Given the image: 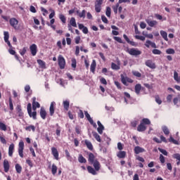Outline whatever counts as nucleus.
<instances>
[{
	"label": "nucleus",
	"mask_w": 180,
	"mask_h": 180,
	"mask_svg": "<svg viewBox=\"0 0 180 180\" xmlns=\"http://www.w3.org/2000/svg\"><path fill=\"white\" fill-rule=\"evenodd\" d=\"M40 108V103L36 101V97L32 98V103H29L27 105V110L30 117H32L34 120H37V108Z\"/></svg>",
	"instance_id": "obj_1"
},
{
	"label": "nucleus",
	"mask_w": 180,
	"mask_h": 180,
	"mask_svg": "<svg viewBox=\"0 0 180 180\" xmlns=\"http://www.w3.org/2000/svg\"><path fill=\"white\" fill-rule=\"evenodd\" d=\"M151 124V121L148 118H143L141 121L140 124L137 127V131L143 132L147 130V127L146 126Z\"/></svg>",
	"instance_id": "obj_2"
},
{
	"label": "nucleus",
	"mask_w": 180,
	"mask_h": 180,
	"mask_svg": "<svg viewBox=\"0 0 180 180\" xmlns=\"http://www.w3.org/2000/svg\"><path fill=\"white\" fill-rule=\"evenodd\" d=\"M9 23L11 27H13L15 30H19L20 27H19V20L16 19L15 18H11L9 20Z\"/></svg>",
	"instance_id": "obj_3"
},
{
	"label": "nucleus",
	"mask_w": 180,
	"mask_h": 180,
	"mask_svg": "<svg viewBox=\"0 0 180 180\" xmlns=\"http://www.w3.org/2000/svg\"><path fill=\"white\" fill-rule=\"evenodd\" d=\"M58 63L60 70H64V68H65V59L62 55L58 56Z\"/></svg>",
	"instance_id": "obj_4"
},
{
	"label": "nucleus",
	"mask_w": 180,
	"mask_h": 180,
	"mask_svg": "<svg viewBox=\"0 0 180 180\" xmlns=\"http://www.w3.org/2000/svg\"><path fill=\"white\" fill-rule=\"evenodd\" d=\"M120 77H121V82L126 86H127V82H129V84H133L134 82V81L129 77H124V75H120Z\"/></svg>",
	"instance_id": "obj_5"
},
{
	"label": "nucleus",
	"mask_w": 180,
	"mask_h": 180,
	"mask_svg": "<svg viewBox=\"0 0 180 180\" xmlns=\"http://www.w3.org/2000/svg\"><path fill=\"white\" fill-rule=\"evenodd\" d=\"M127 53H129V54H130V56H140V54H141V51L137 49H134L132 48L131 49H127Z\"/></svg>",
	"instance_id": "obj_6"
},
{
	"label": "nucleus",
	"mask_w": 180,
	"mask_h": 180,
	"mask_svg": "<svg viewBox=\"0 0 180 180\" xmlns=\"http://www.w3.org/2000/svg\"><path fill=\"white\" fill-rule=\"evenodd\" d=\"M23 150H25V143L21 141L18 143V154L21 158H23Z\"/></svg>",
	"instance_id": "obj_7"
},
{
	"label": "nucleus",
	"mask_w": 180,
	"mask_h": 180,
	"mask_svg": "<svg viewBox=\"0 0 180 180\" xmlns=\"http://www.w3.org/2000/svg\"><path fill=\"white\" fill-rule=\"evenodd\" d=\"M146 66L148 67L149 68H151V70H155L157 68V66L155 65V63L153 62L152 60H148L145 62Z\"/></svg>",
	"instance_id": "obj_8"
},
{
	"label": "nucleus",
	"mask_w": 180,
	"mask_h": 180,
	"mask_svg": "<svg viewBox=\"0 0 180 180\" xmlns=\"http://www.w3.org/2000/svg\"><path fill=\"white\" fill-rule=\"evenodd\" d=\"M30 50L31 51L32 56H36V54H37V45H36L35 44H32L30 46Z\"/></svg>",
	"instance_id": "obj_9"
},
{
	"label": "nucleus",
	"mask_w": 180,
	"mask_h": 180,
	"mask_svg": "<svg viewBox=\"0 0 180 180\" xmlns=\"http://www.w3.org/2000/svg\"><path fill=\"white\" fill-rule=\"evenodd\" d=\"M97 124L98 127L97 128V131L99 133V134H103V130H105V127L101 123V121L97 122Z\"/></svg>",
	"instance_id": "obj_10"
},
{
	"label": "nucleus",
	"mask_w": 180,
	"mask_h": 180,
	"mask_svg": "<svg viewBox=\"0 0 180 180\" xmlns=\"http://www.w3.org/2000/svg\"><path fill=\"white\" fill-rule=\"evenodd\" d=\"M51 153L52 155H53L54 158L56 159L57 160H59V158H58V150H57V148H55V147H52L51 148Z\"/></svg>",
	"instance_id": "obj_11"
},
{
	"label": "nucleus",
	"mask_w": 180,
	"mask_h": 180,
	"mask_svg": "<svg viewBox=\"0 0 180 180\" xmlns=\"http://www.w3.org/2000/svg\"><path fill=\"white\" fill-rule=\"evenodd\" d=\"M39 115L43 119V120H46V117L47 116V112L46 111V109H44L43 107L41 108Z\"/></svg>",
	"instance_id": "obj_12"
},
{
	"label": "nucleus",
	"mask_w": 180,
	"mask_h": 180,
	"mask_svg": "<svg viewBox=\"0 0 180 180\" xmlns=\"http://www.w3.org/2000/svg\"><path fill=\"white\" fill-rule=\"evenodd\" d=\"M145 46L148 49H150V46L152 47V49H157V45L154 42H153L150 40H147L146 41Z\"/></svg>",
	"instance_id": "obj_13"
},
{
	"label": "nucleus",
	"mask_w": 180,
	"mask_h": 180,
	"mask_svg": "<svg viewBox=\"0 0 180 180\" xmlns=\"http://www.w3.org/2000/svg\"><path fill=\"white\" fill-rule=\"evenodd\" d=\"M134 151L135 154H140L141 153H145L146 149H144L143 148H141L140 146H135Z\"/></svg>",
	"instance_id": "obj_14"
},
{
	"label": "nucleus",
	"mask_w": 180,
	"mask_h": 180,
	"mask_svg": "<svg viewBox=\"0 0 180 180\" xmlns=\"http://www.w3.org/2000/svg\"><path fill=\"white\" fill-rule=\"evenodd\" d=\"M91 164L93 165L96 171H99L101 169V163L98 161V159H96V160Z\"/></svg>",
	"instance_id": "obj_15"
},
{
	"label": "nucleus",
	"mask_w": 180,
	"mask_h": 180,
	"mask_svg": "<svg viewBox=\"0 0 180 180\" xmlns=\"http://www.w3.org/2000/svg\"><path fill=\"white\" fill-rule=\"evenodd\" d=\"M146 22L150 27H154V26H157V25H158V22H157V20H151L150 19H147Z\"/></svg>",
	"instance_id": "obj_16"
},
{
	"label": "nucleus",
	"mask_w": 180,
	"mask_h": 180,
	"mask_svg": "<svg viewBox=\"0 0 180 180\" xmlns=\"http://www.w3.org/2000/svg\"><path fill=\"white\" fill-rule=\"evenodd\" d=\"M78 27L84 34H88V27L84 26V24H78Z\"/></svg>",
	"instance_id": "obj_17"
},
{
	"label": "nucleus",
	"mask_w": 180,
	"mask_h": 180,
	"mask_svg": "<svg viewBox=\"0 0 180 180\" xmlns=\"http://www.w3.org/2000/svg\"><path fill=\"white\" fill-rule=\"evenodd\" d=\"M95 70H96V60H93L90 66V71L93 74H95Z\"/></svg>",
	"instance_id": "obj_18"
},
{
	"label": "nucleus",
	"mask_w": 180,
	"mask_h": 180,
	"mask_svg": "<svg viewBox=\"0 0 180 180\" xmlns=\"http://www.w3.org/2000/svg\"><path fill=\"white\" fill-rule=\"evenodd\" d=\"M16 110L19 117H23L24 113L23 111H22V106L20 105H17Z\"/></svg>",
	"instance_id": "obj_19"
},
{
	"label": "nucleus",
	"mask_w": 180,
	"mask_h": 180,
	"mask_svg": "<svg viewBox=\"0 0 180 180\" xmlns=\"http://www.w3.org/2000/svg\"><path fill=\"white\" fill-rule=\"evenodd\" d=\"M89 158H88V161L90 164H92V162H94L96 159H95V155L92 153H88Z\"/></svg>",
	"instance_id": "obj_20"
},
{
	"label": "nucleus",
	"mask_w": 180,
	"mask_h": 180,
	"mask_svg": "<svg viewBox=\"0 0 180 180\" xmlns=\"http://www.w3.org/2000/svg\"><path fill=\"white\" fill-rule=\"evenodd\" d=\"M84 144H86L88 150L90 151H94V146L92 145V143L88 140L84 141Z\"/></svg>",
	"instance_id": "obj_21"
},
{
	"label": "nucleus",
	"mask_w": 180,
	"mask_h": 180,
	"mask_svg": "<svg viewBox=\"0 0 180 180\" xmlns=\"http://www.w3.org/2000/svg\"><path fill=\"white\" fill-rule=\"evenodd\" d=\"M14 150H15V144L11 143L8 147V155H9V157H13Z\"/></svg>",
	"instance_id": "obj_22"
},
{
	"label": "nucleus",
	"mask_w": 180,
	"mask_h": 180,
	"mask_svg": "<svg viewBox=\"0 0 180 180\" xmlns=\"http://www.w3.org/2000/svg\"><path fill=\"white\" fill-rule=\"evenodd\" d=\"M10 167L11 166L9 165V161H8L7 160H4V172H8Z\"/></svg>",
	"instance_id": "obj_23"
},
{
	"label": "nucleus",
	"mask_w": 180,
	"mask_h": 180,
	"mask_svg": "<svg viewBox=\"0 0 180 180\" xmlns=\"http://www.w3.org/2000/svg\"><path fill=\"white\" fill-rule=\"evenodd\" d=\"M87 171L89 174H91V175H97L96 170L94 169L91 166H87Z\"/></svg>",
	"instance_id": "obj_24"
},
{
	"label": "nucleus",
	"mask_w": 180,
	"mask_h": 180,
	"mask_svg": "<svg viewBox=\"0 0 180 180\" xmlns=\"http://www.w3.org/2000/svg\"><path fill=\"white\" fill-rule=\"evenodd\" d=\"M78 162L80 164H86V159L84 158L82 155L79 154L78 156Z\"/></svg>",
	"instance_id": "obj_25"
},
{
	"label": "nucleus",
	"mask_w": 180,
	"mask_h": 180,
	"mask_svg": "<svg viewBox=\"0 0 180 180\" xmlns=\"http://www.w3.org/2000/svg\"><path fill=\"white\" fill-rule=\"evenodd\" d=\"M54 105H56L55 102L51 103L50 108H49L50 116H53L54 115Z\"/></svg>",
	"instance_id": "obj_26"
},
{
	"label": "nucleus",
	"mask_w": 180,
	"mask_h": 180,
	"mask_svg": "<svg viewBox=\"0 0 180 180\" xmlns=\"http://www.w3.org/2000/svg\"><path fill=\"white\" fill-rule=\"evenodd\" d=\"M135 94H136V95H140V91H141V84H137L135 85Z\"/></svg>",
	"instance_id": "obj_27"
},
{
	"label": "nucleus",
	"mask_w": 180,
	"mask_h": 180,
	"mask_svg": "<svg viewBox=\"0 0 180 180\" xmlns=\"http://www.w3.org/2000/svg\"><path fill=\"white\" fill-rule=\"evenodd\" d=\"M63 108L65 110L68 111V109H70V101L65 100L63 102Z\"/></svg>",
	"instance_id": "obj_28"
},
{
	"label": "nucleus",
	"mask_w": 180,
	"mask_h": 180,
	"mask_svg": "<svg viewBox=\"0 0 180 180\" xmlns=\"http://www.w3.org/2000/svg\"><path fill=\"white\" fill-rule=\"evenodd\" d=\"M117 157L118 158H126V151L123 150H120L117 153Z\"/></svg>",
	"instance_id": "obj_29"
},
{
	"label": "nucleus",
	"mask_w": 180,
	"mask_h": 180,
	"mask_svg": "<svg viewBox=\"0 0 180 180\" xmlns=\"http://www.w3.org/2000/svg\"><path fill=\"white\" fill-rule=\"evenodd\" d=\"M160 34L165 41H168V34L164 30L160 31Z\"/></svg>",
	"instance_id": "obj_30"
},
{
	"label": "nucleus",
	"mask_w": 180,
	"mask_h": 180,
	"mask_svg": "<svg viewBox=\"0 0 180 180\" xmlns=\"http://www.w3.org/2000/svg\"><path fill=\"white\" fill-rule=\"evenodd\" d=\"M174 79L176 82L177 84H180V76H179L176 71L174 72Z\"/></svg>",
	"instance_id": "obj_31"
},
{
	"label": "nucleus",
	"mask_w": 180,
	"mask_h": 180,
	"mask_svg": "<svg viewBox=\"0 0 180 180\" xmlns=\"http://www.w3.org/2000/svg\"><path fill=\"white\" fill-rule=\"evenodd\" d=\"M37 61L41 68H46V62L41 59H38Z\"/></svg>",
	"instance_id": "obj_32"
},
{
	"label": "nucleus",
	"mask_w": 180,
	"mask_h": 180,
	"mask_svg": "<svg viewBox=\"0 0 180 180\" xmlns=\"http://www.w3.org/2000/svg\"><path fill=\"white\" fill-rule=\"evenodd\" d=\"M51 169L52 174L56 175V174H57L58 167H57V165H56V164L53 163L52 165Z\"/></svg>",
	"instance_id": "obj_33"
},
{
	"label": "nucleus",
	"mask_w": 180,
	"mask_h": 180,
	"mask_svg": "<svg viewBox=\"0 0 180 180\" xmlns=\"http://www.w3.org/2000/svg\"><path fill=\"white\" fill-rule=\"evenodd\" d=\"M111 68L112 70H115V71H117L118 70L120 69V65H117L115 63H111Z\"/></svg>",
	"instance_id": "obj_34"
},
{
	"label": "nucleus",
	"mask_w": 180,
	"mask_h": 180,
	"mask_svg": "<svg viewBox=\"0 0 180 180\" xmlns=\"http://www.w3.org/2000/svg\"><path fill=\"white\" fill-rule=\"evenodd\" d=\"M17 174H22V166L19 164H16L15 166Z\"/></svg>",
	"instance_id": "obj_35"
},
{
	"label": "nucleus",
	"mask_w": 180,
	"mask_h": 180,
	"mask_svg": "<svg viewBox=\"0 0 180 180\" xmlns=\"http://www.w3.org/2000/svg\"><path fill=\"white\" fill-rule=\"evenodd\" d=\"M25 130L27 131H35L36 127H34V125H30V126L25 127Z\"/></svg>",
	"instance_id": "obj_36"
},
{
	"label": "nucleus",
	"mask_w": 180,
	"mask_h": 180,
	"mask_svg": "<svg viewBox=\"0 0 180 180\" xmlns=\"http://www.w3.org/2000/svg\"><path fill=\"white\" fill-rule=\"evenodd\" d=\"M93 136L94 137V139H96L97 141H98V143H101V141H102V139H101V136H99L98 133L93 132Z\"/></svg>",
	"instance_id": "obj_37"
},
{
	"label": "nucleus",
	"mask_w": 180,
	"mask_h": 180,
	"mask_svg": "<svg viewBox=\"0 0 180 180\" xmlns=\"http://www.w3.org/2000/svg\"><path fill=\"white\" fill-rule=\"evenodd\" d=\"M56 136H58V137H60V136L61 135V127L58 125V124H56Z\"/></svg>",
	"instance_id": "obj_38"
},
{
	"label": "nucleus",
	"mask_w": 180,
	"mask_h": 180,
	"mask_svg": "<svg viewBox=\"0 0 180 180\" xmlns=\"http://www.w3.org/2000/svg\"><path fill=\"white\" fill-rule=\"evenodd\" d=\"M70 26H72L73 27H77V22L75 21V18H72L70 20Z\"/></svg>",
	"instance_id": "obj_39"
},
{
	"label": "nucleus",
	"mask_w": 180,
	"mask_h": 180,
	"mask_svg": "<svg viewBox=\"0 0 180 180\" xmlns=\"http://www.w3.org/2000/svg\"><path fill=\"white\" fill-rule=\"evenodd\" d=\"M163 133L166 135L168 136L169 134V129H168V127L167 126H164L162 127Z\"/></svg>",
	"instance_id": "obj_40"
},
{
	"label": "nucleus",
	"mask_w": 180,
	"mask_h": 180,
	"mask_svg": "<svg viewBox=\"0 0 180 180\" xmlns=\"http://www.w3.org/2000/svg\"><path fill=\"white\" fill-rule=\"evenodd\" d=\"M0 130H2L3 131H6L7 130L6 124L2 122H0Z\"/></svg>",
	"instance_id": "obj_41"
},
{
	"label": "nucleus",
	"mask_w": 180,
	"mask_h": 180,
	"mask_svg": "<svg viewBox=\"0 0 180 180\" xmlns=\"http://www.w3.org/2000/svg\"><path fill=\"white\" fill-rule=\"evenodd\" d=\"M112 13V9L110 8V7L108 6L106 8V11H105V15L108 18H110V15Z\"/></svg>",
	"instance_id": "obj_42"
},
{
	"label": "nucleus",
	"mask_w": 180,
	"mask_h": 180,
	"mask_svg": "<svg viewBox=\"0 0 180 180\" xmlns=\"http://www.w3.org/2000/svg\"><path fill=\"white\" fill-rule=\"evenodd\" d=\"M169 143H173V144H176V146H178L179 144L178 141L175 140L174 139V137H172V136H170V137L169 139Z\"/></svg>",
	"instance_id": "obj_43"
},
{
	"label": "nucleus",
	"mask_w": 180,
	"mask_h": 180,
	"mask_svg": "<svg viewBox=\"0 0 180 180\" xmlns=\"http://www.w3.org/2000/svg\"><path fill=\"white\" fill-rule=\"evenodd\" d=\"M173 158H175L179 162H176L177 165H179L180 164V155L179 153H175L173 155Z\"/></svg>",
	"instance_id": "obj_44"
},
{
	"label": "nucleus",
	"mask_w": 180,
	"mask_h": 180,
	"mask_svg": "<svg viewBox=\"0 0 180 180\" xmlns=\"http://www.w3.org/2000/svg\"><path fill=\"white\" fill-rule=\"evenodd\" d=\"M112 8L113 10V12L115 15H117V11H118V8H119V3H117L116 5L115 6H112Z\"/></svg>",
	"instance_id": "obj_45"
},
{
	"label": "nucleus",
	"mask_w": 180,
	"mask_h": 180,
	"mask_svg": "<svg viewBox=\"0 0 180 180\" xmlns=\"http://www.w3.org/2000/svg\"><path fill=\"white\" fill-rule=\"evenodd\" d=\"M59 18L61 20L62 22L66 23L67 22V18H65V15L63 14H60L59 15Z\"/></svg>",
	"instance_id": "obj_46"
},
{
	"label": "nucleus",
	"mask_w": 180,
	"mask_h": 180,
	"mask_svg": "<svg viewBox=\"0 0 180 180\" xmlns=\"http://www.w3.org/2000/svg\"><path fill=\"white\" fill-rule=\"evenodd\" d=\"M72 62V68L76 69L77 68V59L75 58H72L71 60Z\"/></svg>",
	"instance_id": "obj_47"
},
{
	"label": "nucleus",
	"mask_w": 180,
	"mask_h": 180,
	"mask_svg": "<svg viewBox=\"0 0 180 180\" xmlns=\"http://www.w3.org/2000/svg\"><path fill=\"white\" fill-rule=\"evenodd\" d=\"M85 117H86L87 120L90 122H92V118L91 117V115L89 113H88V111H84Z\"/></svg>",
	"instance_id": "obj_48"
},
{
	"label": "nucleus",
	"mask_w": 180,
	"mask_h": 180,
	"mask_svg": "<svg viewBox=\"0 0 180 180\" xmlns=\"http://www.w3.org/2000/svg\"><path fill=\"white\" fill-rule=\"evenodd\" d=\"M153 54L160 56L162 52L160 49H153L152 51Z\"/></svg>",
	"instance_id": "obj_49"
},
{
	"label": "nucleus",
	"mask_w": 180,
	"mask_h": 180,
	"mask_svg": "<svg viewBox=\"0 0 180 180\" xmlns=\"http://www.w3.org/2000/svg\"><path fill=\"white\" fill-rule=\"evenodd\" d=\"M155 102L158 105H161L162 103V101H161V98H160V96H155Z\"/></svg>",
	"instance_id": "obj_50"
},
{
	"label": "nucleus",
	"mask_w": 180,
	"mask_h": 180,
	"mask_svg": "<svg viewBox=\"0 0 180 180\" xmlns=\"http://www.w3.org/2000/svg\"><path fill=\"white\" fill-rule=\"evenodd\" d=\"M8 102H9L10 110H13V103L12 101V98H11V97L9 98Z\"/></svg>",
	"instance_id": "obj_51"
},
{
	"label": "nucleus",
	"mask_w": 180,
	"mask_h": 180,
	"mask_svg": "<svg viewBox=\"0 0 180 180\" xmlns=\"http://www.w3.org/2000/svg\"><path fill=\"white\" fill-rule=\"evenodd\" d=\"M132 74L134 75V77H137L138 78H141V73H140L139 71H133Z\"/></svg>",
	"instance_id": "obj_52"
},
{
	"label": "nucleus",
	"mask_w": 180,
	"mask_h": 180,
	"mask_svg": "<svg viewBox=\"0 0 180 180\" xmlns=\"http://www.w3.org/2000/svg\"><path fill=\"white\" fill-rule=\"evenodd\" d=\"M135 39H136L137 40H141V41H144V40H146V37L135 35Z\"/></svg>",
	"instance_id": "obj_53"
},
{
	"label": "nucleus",
	"mask_w": 180,
	"mask_h": 180,
	"mask_svg": "<svg viewBox=\"0 0 180 180\" xmlns=\"http://www.w3.org/2000/svg\"><path fill=\"white\" fill-rule=\"evenodd\" d=\"M101 6H102L95 4V11H96V12H97V13H99V12H101V11L102 8H101Z\"/></svg>",
	"instance_id": "obj_54"
},
{
	"label": "nucleus",
	"mask_w": 180,
	"mask_h": 180,
	"mask_svg": "<svg viewBox=\"0 0 180 180\" xmlns=\"http://www.w3.org/2000/svg\"><path fill=\"white\" fill-rule=\"evenodd\" d=\"M4 41H8V40H9V32H4Z\"/></svg>",
	"instance_id": "obj_55"
},
{
	"label": "nucleus",
	"mask_w": 180,
	"mask_h": 180,
	"mask_svg": "<svg viewBox=\"0 0 180 180\" xmlns=\"http://www.w3.org/2000/svg\"><path fill=\"white\" fill-rule=\"evenodd\" d=\"M167 54H175V50L174 49H168L166 50Z\"/></svg>",
	"instance_id": "obj_56"
},
{
	"label": "nucleus",
	"mask_w": 180,
	"mask_h": 180,
	"mask_svg": "<svg viewBox=\"0 0 180 180\" xmlns=\"http://www.w3.org/2000/svg\"><path fill=\"white\" fill-rule=\"evenodd\" d=\"M27 51V48L24 47L22 50H20V54L21 56H24L25 54H26Z\"/></svg>",
	"instance_id": "obj_57"
},
{
	"label": "nucleus",
	"mask_w": 180,
	"mask_h": 180,
	"mask_svg": "<svg viewBox=\"0 0 180 180\" xmlns=\"http://www.w3.org/2000/svg\"><path fill=\"white\" fill-rule=\"evenodd\" d=\"M86 13V11L83 10L82 13H79V17L85 18V14Z\"/></svg>",
	"instance_id": "obj_58"
},
{
	"label": "nucleus",
	"mask_w": 180,
	"mask_h": 180,
	"mask_svg": "<svg viewBox=\"0 0 180 180\" xmlns=\"http://www.w3.org/2000/svg\"><path fill=\"white\" fill-rule=\"evenodd\" d=\"M78 117H79L80 119H84V112L82 111V110H79Z\"/></svg>",
	"instance_id": "obj_59"
},
{
	"label": "nucleus",
	"mask_w": 180,
	"mask_h": 180,
	"mask_svg": "<svg viewBox=\"0 0 180 180\" xmlns=\"http://www.w3.org/2000/svg\"><path fill=\"white\" fill-rule=\"evenodd\" d=\"M159 151L163 154V155H168V152H167L165 149L158 148Z\"/></svg>",
	"instance_id": "obj_60"
},
{
	"label": "nucleus",
	"mask_w": 180,
	"mask_h": 180,
	"mask_svg": "<svg viewBox=\"0 0 180 180\" xmlns=\"http://www.w3.org/2000/svg\"><path fill=\"white\" fill-rule=\"evenodd\" d=\"M26 163L27 164V165H29V167H30V168H32L33 167V162L29 159H27L26 160Z\"/></svg>",
	"instance_id": "obj_61"
},
{
	"label": "nucleus",
	"mask_w": 180,
	"mask_h": 180,
	"mask_svg": "<svg viewBox=\"0 0 180 180\" xmlns=\"http://www.w3.org/2000/svg\"><path fill=\"white\" fill-rule=\"evenodd\" d=\"M160 161L161 164H164L165 162V157L162 155H160Z\"/></svg>",
	"instance_id": "obj_62"
},
{
	"label": "nucleus",
	"mask_w": 180,
	"mask_h": 180,
	"mask_svg": "<svg viewBox=\"0 0 180 180\" xmlns=\"http://www.w3.org/2000/svg\"><path fill=\"white\" fill-rule=\"evenodd\" d=\"M113 39L114 40H115V41H117L118 43H123V41H122V38L119 37H114Z\"/></svg>",
	"instance_id": "obj_63"
},
{
	"label": "nucleus",
	"mask_w": 180,
	"mask_h": 180,
	"mask_svg": "<svg viewBox=\"0 0 180 180\" xmlns=\"http://www.w3.org/2000/svg\"><path fill=\"white\" fill-rule=\"evenodd\" d=\"M115 85L117 86V89H122V85L119 82H115Z\"/></svg>",
	"instance_id": "obj_64"
}]
</instances>
